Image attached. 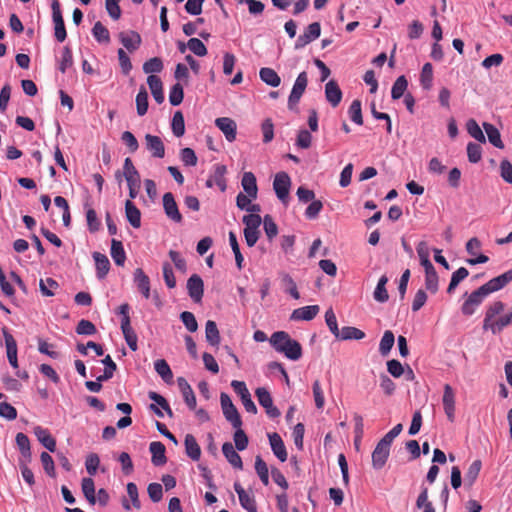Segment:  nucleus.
Returning a JSON list of instances; mask_svg holds the SVG:
<instances>
[{
	"instance_id": "nucleus-46",
	"label": "nucleus",
	"mask_w": 512,
	"mask_h": 512,
	"mask_svg": "<svg viewBox=\"0 0 512 512\" xmlns=\"http://www.w3.org/2000/svg\"><path fill=\"white\" fill-rule=\"evenodd\" d=\"M388 282L387 276L383 275L380 277L378 284L374 291V299L378 302H385L388 300L389 295L386 290V284Z\"/></svg>"
},
{
	"instance_id": "nucleus-60",
	"label": "nucleus",
	"mask_w": 512,
	"mask_h": 512,
	"mask_svg": "<svg viewBox=\"0 0 512 512\" xmlns=\"http://www.w3.org/2000/svg\"><path fill=\"white\" fill-rule=\"evenodd\" d=\"M263 224H264V231H265L267 238L269 240H272L278 233V227H277L275 221L273 220L272 216L265 215Z\"/></svg>"
},
{
	"instance_id": "nucleus-56",
	"label": "nucleus",
	"mask_w": 512,
	"mask_h": 512,
	"mask_svg": "<svg viewBox=\"0 0 512 512\" xmlns=\"http://www.w3.org/2000/svg\"><path fill=\"white\" fill-rule=\"evenodd\" d=\"M191 52L199 57L206 56L208 51L204 43L198 38H190L187 43Z\"/></svg>"
},
{
	"instance_id": "nucleus-28",
	"label": "nucleus",
	"mask_w": 512,
	"mask_h": 512,
	"mask_svg": "<svg viewBox=\"0 0 512 512\" xmlns=\"http://www.w3.org/2000/svg\"><path fill=\"white\" fill-rule=\"evenodd\" d=\"M241 185L244 191L252 198H257L258 187L256 177L252 172H245L243 174Z\"/></svg>"
},
{
	"instance_id": "nucleus-9",
	"label": "nucleus",
	"mask_w": 512,
	"mask_h": 512,
	"mask_svg": "<svg viewBox=\"0 0 512 512\" xmlns=\"http://www.w3.org/2000/svg\"><path fill=\"white\" fill-rule=\"evenodd\" d=\"M321 34V26L319 22H313L308 25L305 29L304 33L298 37L295 43L296 49H301L305 47L310 42L319 38Z\"/></svg>"
},
{
	"instance_id": "nucleus-13",
	"label": "nucleus",
	"mask_w": 512,
	"mask_h": 512,
	"mask_svg": "<svg viewBox=\"0 0 512 512\" xmlns=\"http://www.w3.org/2000/svg\"><path fill=\"white\" fill-rule=\"evenodd\" d=\"M187 290L190 298L195 303L201 302L204 293V283L199 275L193 274L187 280Z\"/></svg>"
},
{
	"instance_id": "nucleus-18",
	"label": "nucleus",
	"mask_w": 512,
	"mask_h": 512,
	"mask_svg": "<svg viewBox=\"0 0 512 512\" xmlns=\"http://www.w3.org/2000/svg\"><path fill=\"white\" fill-rule=\"evenodd\" d=\"M215 124L223 132L229 142L236 139L237 126L234 120L228 117H221L216 119Z\"/></svg>"
},
{
	"instance_id": "nucleus-32",
	"label": "nucleus",
	"mask_w": 512,
	"mask_h": 512,
	"mask_svg": "<svg viewBox=\"0 0 512 512\" xmlns=\"http://www.w3.org/2000/svg\"><path fill=\"white\" fill-rule=\"evenodd\" d=\"M483 128L487 134L489 142L496 148L503 149L504 143L501 139L499 130L488 122L483 123Z\"/></svg>"
},
{
	"instance_id": "nucleus-50",
	"label": "nucleus",
	"mask_w": 512,
	"mask_h": 512,
	"mask_svg": "<svg viewBox=\"0 0 512 512\" xmlns=\"http://www.w3.org/2000/svg\"><path fill=\"white\" fill-rule=\"evenodd\" d=\"M102 363L105 365L104 373L97 377L98 381H107L113 377V374L115 370L117 369V366L115 362L112 360L110 355H107L103 360Z\"/></svg>"
},
{
	"instance_id": "nucleus-48",
	"label": "nucleus",
	"mask_w": 512,
	"mask_h": 512,
	"mask_svg": "<svg viewBox=\"0 0 512 512\" xmlns=\"http://www.w3.org/2000/svg\"><path fill=\"white\" fill-rule=\"evenodd\" d=\"M469 271L465 267L458 268L455 272H453L450 280V284L447 288L448 293H452L455 288L459 285L461 281H463L466 277H468Z\"/></svg>"
},
{
	"instance_id": "nucleus-4",
	"label": "nucleus",
	"mask_w": 512,
	"mask_h": 512,
	"mask_svg": "<svg viewBox=\"0 0 512 512\" xmlns=\"http://www.w3.org/2000/svg\"><path fill=\"white\" fill-rule=\"evenodd\" d=\"M291 179L286 172H278L273 181V189L278 199L286 204L289 198Z\"/></svg>"
},
{
	"instance_id": "nucleus-3",
	"label": "nucleus",
	"mask_w": 512,
	"mask_h": 512,
	"mask_svg": "<svg viewBox=\"0 0 512 512\" xmlns=\"http://www.w3.org/2000/svg\"><path fill=\"white\" fill-rule=\"evenodd\" d=\"M308 85V76L305 71L301 72L292 87L291 93L288 97V109L289 110H296L298 103L300 102V99L302 95L304 94L306 88Z\"/></svg>"
},
{
	"instance_id": "nucleus-63",
	"label": "nucleus",
	"mask_w": 512,
	"mask_h": 512,
	"mask_svg": "<svg viewBox=\"0 0 512 512\" xmlns=\"http://www.w3.org/2000/svg\"><path fill=\"white\" fill-rule=\"evenodd\" d=\"M239 502L247 512H257L256 501L253 495L249 493L240 494Z\"/></svg>"
},
{
	"instance_id": "nucleus-6",
	"label": "nucleus",
	"mask_w": 512,
	"mask_h": 512,
	"mask_svg": "<svg viewBox=\"0 0 512 512\" xmlns=\"http://www.w3.org/2000/svg\"><path fill=\"white\" fill-rule=\"evenodd\" d=\"M255 394L259 404L265 409L266 414L270 418H276L280 416V411L277 407L274 406L271 394L266 388H257Z\"/></svg>"
},
{
	"instance_id": "nucleus-31",
	"label": "nucleus",
	"mask_w": 512,
	"mask_h": 512,
	"mask_svg": "<svg viewBox=\"0 0 512 512\" xmlns=\"http://www.w3.org/2000/svg\"><path fill=\"white\" fill-rule=\"evenodd\" d=\"M121 330L129 348L132 351H136L138 348V337L135 330L131 326V322H121Z\"/></svg>"
},
{
	"instance_id": "nucleus-47",
	"label": "nucleus",
	"mask_w": 512,
	"mask_h": 512,
	"mask_svg": "<svg viewBox=\"0 0 512 512\" xmlns=\"http://www.w3.org/2000/svg\"><path fill=\"white\" fill-rule=\"evenodd\" d=\"M407 86L408 82L405 76H399L392 86L391 97L394 100L400 99L404 95Z\"/></svg>"
},
{
	"instance_id": "nucleus-53",
	"label": "nucleus",
	"mask_w": 512,
	"mask_h": 512,
	"mask_svg": "<svg viewBox=\"0 0 512 512\" xmlns=\"http://www.w3.org/2000/svg\"><path fill=\"white\" fill-rule=\"evenodd\" d=\"M223 415L226 418V420L228 422H230L234 428H238V427L242 426V420H241L240 414H239L237 408L235 407V405L231 406L228 409H225L223 411Z\"/></svg>"
},
{
	"instance_id": "nucleus-7",
	"label": "nucleus",
	"mask_w": 512,
	"mask_h": 512,
	"mask_svg": "<svg viewBox=\"0 0 512 512\" xmlns=\"http://www.w3.org/2000/svg\"><path fill=\"white\" fill-rule=\"evenodd\" d=\"M391 445L386 440H380L372 452V466L374 469H381L386 464L390 454Z\"/></svg>"
},
{
	"instance_id": "nucleus-5",
	"label": "nucleus",
	"mask_w": 512,
	"mask_h": 512,
	"mask_svg": "<svg viewBox=\"0 0 512 512\" xmlns=\"http://www.w3.org/2000/svg\"><path fill=\"white\" fill-rule=\"evenodd\" d=\"M329 330L335 335L336 338L341 340H350V339H362L365 334L358 328L344 326L341 329L338 326V322H326Z\"/></svg>"
},
{
	"instance_id": "nucleus-23",
	"label": "nucleus",
	"mask_w": 512,
	"mask_h": 512,
	"mask_svg": "<svg viewBox=\"0 0 512 512\" xmlns=\"http://www.w3.org/2000/svg\"><path fill=\"white\" fill-rule=\"evenodd\" d=\"M222 452L227 461L236 469L243 468L241 456L236 452L234 446L230 442L222 445Z\"/></svg>"
},
{
	"instance_id": "nucleus-37",
	"label": "nucleus",
	"mask_w": 512,
	"mask_h": 512,
	"mask_svg": "<svg viewBox=\"0 0 512 512\" xmlns=\"http://www.w3.org/2000/svg\"><path fill=\"white\" fill-rule=\"evenodd\" d=\"M154 369L158 373V375L163 379L166 383H171L173 379V373L164 359H158L154 362Z\"/></svg>"
},
{
	"instance_id": "nucleus-59",
	"label": "nucleus",
	"mask_w": 512,
	"mask_h": 512,
	"mask_svg": "<svg viewBox=\"0 0 512 512\" xmlns=\"http://www.w3.org/2000/svg\"><path fill=\"white\" fill-rule=\"evenodd\" d=\"M236 431L233 436V440L235 443V448L239 451H243L247 448L249 440L246 433L241 429V427L235 428Z\"/></svg>"
},
{
	"instance_id": "nucleus-38",
	"label": "nucleus",
	"mask_w": 512,
	"mask_h": 512,
	"mask_svg": "<svg viewBox=\"0 0 512 512\" xmlns=\"http://www.w3.org/2000/svg\"><path fill=\"white\" fill-rule=\"evenodd\" d=\"M81 488H82V492H83L86 500L89 502V504L94 505L96 503L94 480L90 477L83 478L82 483H81Z\"/></svg>"
},
{
	"instance_id": "nucleus-8",
	"label": "nucleus",
	"mask_w": 512,
	"mask_h": 512,
	"mask_svg": "<svg viewBox=\"0 0 512 512\" xmlns=\"http://www.w3.org/2000/svg\"><path fill=\"white\" fill-rule=\"evenodd\" d=\"M52 18L55 24V38L57 41L63 42L67 37V33L58 0L52 2Z\"/></svg>"
},
{
	"instance_id": "nucleus-19",
	"label": "nucleus",
	"mask_w": 512,
	"mask_h": 512,
	"mask_svg": "<svg viewBox=\"0 0 512 512\" xmlns=\"http://www.w3.org/2000/svg\"><path fill=\"white\" fill-rule=\"evenodd\" d=\"M325 97L332 107H337L342 100V91L336 81L330 80L325 85Z\"/></svg>"
},
{
	"instance_id": "nucleus-49",
	"label": "nucleus",
	"mask_w": 512,
	"mask_h": 512,
	"mask_svg": "<svg viewBox=\"0 0 512 512\" xmlns=\"http://www.w3.org/2000/svg\"><path fill=\"white\" fill-rule=\"evenodd\" d=\"M348 114L350 119L357 125L363 124V116H362V109H361V101L358 99H355L352 101Z\"/></svg>"
},
{
	"instance_id": "nucleus-55",
	"label": "nucleus",
	"mask_w": 512,
	"mask_h": 512,
	"mask_svg": "<svg viewBox=\"0 0 512 512\" xmlns=\"http://www.w3.org/2000/svg\"><path fill=\"white\" fill-rule=\"evenodd\" d=\"M206 339L211 345H218L220 342L219 330L216 322H206Z\"/></svg>"
},
{
	"instance_id": "nucleus-30",
	"label": "nucleus",
	"mask_w": 512,
	"mask_h": 512,
	"mask_svg": "<svg viewBox=\"0 0 512 512\" xmlns=\"http://www.w3.org/2000/svg\"><path fill=\"white\" fill-rule=\"evenodd\" d=\"M17 447L21 453L22 460L31 461V447H30V440L22 432L17 433L15 438Z\"/></svg>"
},
{
	"instance_id": "nucleus-39",
	"label": "nucleus",
	"mask_w": 512,
	"mask_h": 512,
	"mask_svg": "<svg viewBox=\"0 0 512 512\" xmlns=\"http://www.w3.org/2000/svg\"><path fill=\"white\" fill-rule=\"evenodd\" d=\"M59 66L58 69L61 73H65L68 68L73 65V55L72 50L69 46H64L61 52V57L58 61Z\"/></svg>"
},
{
	"instance_id": "nucleus-43",
	"label": "nucleus",
	"mask_w": 512,
	"mask_h": 512,
	"mask_svg": "<svg viewBox=\"0 0 512 512\" xmlns=\"http://www.w3.org/2000/svg\"><path fill=\"white\" fill-rule=\"evenodd\" d=\"M394 341V334L389 330L385 331L379 344V352L382 356H387L389 354L394 345Z\"/></svg>"
},
{
	"instance_id": "nucleus-44",
	"label": "nucleus",
	"mask_w": 512,
	"mask_h": 512,
	"mask_svg": "<svg viewBox=\"0 0 512 512\" xmlns=\"http://www.w3.org/2000/svg\"><path fill=\"white\" fill-rule=\"evenodd\" d=\"M467 132L471 137H473L475 140H477L480 143H485L486 138L481 130L480 126L474 119H469L466 123Z\"/></svg>"
},
{
	"instance_id": "nucleus-40",
	"label": "nucleus",
	"mask_w": 512,
	"mask_h": 512,
	"mask_svg": "<svg viewBox=\"0 0 512 512\" xmlns=\"http://www.w3.org/2000/svg\"><path fill=\"white\" fill-rule=\"evenodd\" d=\"M137 114L143 116L148 110V93L144 86H141L136 96Z\"/></svg>"
},
{
	"instance_id": "nucleus-33",
	"label": "nucleus",
	"mask_w": 512,
	"mask_h": 512,
	"mask_svg": "<svg viewBox=\"0 0 512 512\" xmlns=\"http://www.w3.org/2000/svg\"><path fill=\"white\" fill-rule=\"evenodd\" d=\"M260 79L271 87H278L281 83L280 76L272 68L263 67L259 71Z\"/></svg>"
},
{
	"instance_id": "nucleus-14",
	"label": "nucleus",
	"mask_w": 512,
	"mask_h": 512,
	"mask_svg": "<svg viewBox=\"0 0 512 512\" xmlns=\"http://www.w3.org/2000/svg\"><path fill=\"white\" fill-rule=\"evenodd\" d=\"M442 403L448 420L453 422L455 419V393L449 384L444 385Z\"/></svg>"
},
{
	"instance_id": "nucleus-25",
	"label": "nucleus",
	"mask_w": 512,
	"mask_h": 512,
	"mask_svg": "<svg viewBox=\"0 0 512 512\" xmlns=\"http://www.w3.org/2000/svg\"><path fill=\"white\" fill-rule=\"evenodd\" d=\"M147 83L149 85L154 100L158 104L163 103L164 93L161 79L156 75H149L147 78Z\"/></svg>"
},
{
	"instance_id": "nucleus-34",
	"label": "nucleus",
	"mask_w": 512,
	"mask_h": 512,
	"mask_svg": "<svg viewBox=\"0 0 512 512\" xmlns=\"http://www.w3.org/2000/svg\"><path fill=\"white\" fill-rule=\"evenodd\" d=\"M134 280L137 283L138 289L144 295L145 298L150 296V282L148 276L143 272L141 268H137L134 273Z\"/></svg>"
},
{
	"instance_id": "nucleus-15",
	"label": "nucleus",
	"mask_w": 512,
	"mask_h": 512,
	"mask_svg": "<svg viewBox=\"0 0 512 512\" xmlns=\"http://www.w3.org/2000/svg\"><path fill=\"white\" fill-rule=\"evenodd\" d=\"M2 333L5 339L8 361L13 368H18L16 340L5 326L2 327Z\"/></svg>"
},
{
	"instance_id": "nucleus-11",
	"label": "nucleus",
	"mask_w": 512,
	"mask_h": 512,
	"mask_svg": "<svg viewBox=\"0 0 512 512\" xmlns=\"http://www.w3.org/2000/svg\"><path fill=\"white\" fill-rule=\"evenodd\" d=\"M163 208L166 216L176 222H182V215L179 212L178 205L175 201V198L171 192H167L163 195Z\"/></svg>"
},
{
	"instance_id": "nucleus-26",
	"label": "nucleus",
	"mask_w": 512,
	"mask_h": 512,
	"mask_svg": "<svg viewBox=\"0 0 512 512\" xmlns=\"http://www.w3.org/2000/svg\"><path fill=\"white\" fill-rule=\"evenodd\" d=\"M125 215L132 227L141 226V212L130 199L125 202Z\"/></svg>"
},
{
	"instance_id": "nucleus-27",
	"label": "nucleus",
	"mask_w": 512,
	"mask_h": 512,
	"mask_svg": "<svg viewBox=\"0 0 512 512\" xmlns=\"http://www.w3.org/2000/svg\"><path fill=\"white\" fill-rule=\"evenodd\" d=\"M93 259L96 266V274L99 279H103L110 270V262L106 255L100 252L93 253Z\"/></svg>"
},
{
	"instance_id": "nucleus-64",
	"label": "nucleus",
	"mask_w": 512,
	"mask_h": 512,
	"mask_svg": "<svg viewBox=\"0 0 512 512\" xmlns=\"http://www.w3.org/2000/svg\"><path fill=\"white\" fill-rule=\"evenodd\" d=\"M500 174L504 181L512 184V164L509 160L504 159L501 161Z\"/></svg>"
},
{
	"instance_id": "nucleus-1",
	"label": "nucleus",
	"mask_w": 512,
	"mask_h": 512,
	"mask_svg": "<svg viewBox=\"0 0 512 512\" xmlns=\"http://www.w3.org/2000/svg\"><path fill=\"white\" fill-rule=\"evenodd\" d=\"M269 342L277 352L284 354L290 360L296 361L302 356L300 343L292 339L285 331L274 332Z\"/></svg>"
},
{
	"instance_id": "nucleus-24",
	"label": "nucleus",
	"mask_w": 512,
	"mask_h": 512,
	"mask_svg": "<svg viewBox=\"0 0 512 512\" xmlns=\"http://www.w3.org/2000/svg\"><path fill=\"white\" fill-rule=\"evenodd\" d=\"M318 305H310L295 309L290 317V320H312L319 312Z\"/></svg>"
},
{
	"instance_id": "nucleus-61",
	"label": "nucleus",
	"mask_w": 512,
	"mask_h": 512,
	"mask_svg": "<svg viewBox=\"0 0 512 512\" xmlns=\"http://www.w3.org/2000/svg\"><path fill=\"white\" fill-rule=\"evenodd\" d=\"M86 220L90 232L94 233L99 230L101 222L99 221L97 213L93 208L87 209Z\"/></svg>"
},
{
	"instance_id": "nucleus-2",
	"label": "nucleus",
	"mask_w": 512,
	"mask_h": 512,
	"mask_svg": "<svg viewBox=\"0 0 512 512\" xmlns=\"http://www.w3.org/2000/svg\"><path fill=\"white\" fill-rule=\"evenodd\" d=\"M123 175L127 181L130 198H136L140 189V175L129 157L124 161Z\"/></svg>"
},
{
	"instance_id": "nucleus-45",
	"label": "nucleus",
	"mask_w": 512,
	"mask_h": 512,
	"mask_svg": "<svg viewBox=\"0 0 512 512\" xmlns=\"http://www.w3.org/2000/svg\"><path fill=\"white\" fill-rule=\"evenodd\" d=\"M94 38L100 43L110 42V33L108 29L100 22H96L92 28Z\"/></svg>"
},
{
	"instance_id": "nucleus-21",
	"label": "nucleus",
	"mask_w": 512,
	"mask_h": 512,
	"mask_svg": "<svg viewBox=\"0 0 512 512\" xmlns=\"http://www.w3.org/2000/svg\"><path fill=\"white\" fill-rule=\"evenodd\" d=\"M149 450L152 454L151 462L155 466H162L167 462L165 456L166 448L163 443L154 441L150 443Z\"/></svg>"
},
{
	"instance_id": "nucleus-36",
	"label": "nucleus",
	"mask_w": 512,
	"mask_h": 512,
	"mask_svg": "<svg viewBox=\"0 0 512 512\" xmlns=\"http://www.w3.org/2000/svg\"><path fill=\"white\" fill-rule=\"evenodd\" d=\"M111 257L118 266H123L126 260V253L121 241L112 239L111 241Z\"/></svg>"
},
{
	"instance_id": "nucleus-62",
	"label": "nucleus",
	"mask_w": 512,
	"mask_h": 512,
	"mask_svg": "<svg viewBox=\"0 0 512 512\" xmlns=\"http://www.w3.org/2000/svg\"><path fill=\"white\" fill-rule=\"evenodd\" d=\"M180 159L186 166H196L198 161L194 150L188 147L181 149Z\"/></svg>"
},
{
	"instance_id": "nucleus-51",
	"label": "nucleus",
	"mask_w": 512,
	"mask_h": 512,
	"mask_svg": "<svg viewBox=\"0 0 512 512\" xmlns=\"http://www.w3.org/2000/svg\"><path fill=\"white\" fill-rule=\"evenodd\" d=\"M433 81V67L431 63H425L420 74V82L424 89H430Z\"/></svg>"
},
{
	"instance_id": "nucleus-54",
	"label": "nucleus",
	"mask_w": 512,
	"mask_h": 512,
	"mask_svg": "<svg viewBox=\"0 0 512 512\" xmlns=\"http://www.w3.org/2000/svg\"><path fill=\"white\" fill-rule=\"evenodd\" d=\"M184 98L183 86L179 82L174 84L169 93V101L171 105L177 106L182 103Z\"/></svg>"
},
{
	"instance_id": "nucleus-16",
	"label": "nucleus",
	"mask_w": 512,
	"mask_h": 512,
	"mask_svg": "<svg viewBox=\"0 0 512 512\" xmlns=\"http://www.w3.org/2000/svg\"><path fill=\"white\" fill-rule=\"evenodd\" d=\"M269 442L271 449L274 455L281 461L285 462L287 460L288 454L286 451V447L280 435L276 432L268 434Z\"/></svg>"
},
{
	"instance_id": "nucleus-22",
	"label": "nucleus",
	"mask_w": 512,
	"mask_h": 512,
	"mask_svg": "<svg viewBox=\"0 0 512 512\" xmlns=\"http://www.w3.org/2000/svg\"><path fill=\"white\" fill-rule=\"evenodd\" d=\"M119 38L122 45L130 52L138 49L141 44V37L135 31L121 32Z\"/></svg>"
},
{
	"instance_id": "nucleus-17",
	"label": "nucleus",
	"mask_w": 512,
	"mask_h": 512,
	"mask_svg": "<svg viewBox=\"0 0 512 512\" xmlns=\"http://www.w3.org/2000/svg\"><path fill=\"white\" fill-rule=\"evenodd\" d=\"M145 141L146 147L153 157L163 158L165 156V146L159 136L146 134Z\"/></svg>"
},
{
	"instance_id": "nucleus-41",
	"label": "nucleus",
	"mask_w": 512,
	"mask_h": 512,
	"mask_svg": "<svg viewBox=\"0 0 512 512\" xmlns=\"http://www.w3.org/2000/svg\"><path fill=\"white\" fill-rule=\"evenodd\" d=\"M172 132L176 137H181L185 133L184 116L181 111H176L171 123Z\"/></svg>"
},
{
	"instance_id": "nucleus-12",
	"label": "nucleus",
	"mask_w": 512,
	"mask_h": 512,
	"mask_svg": "<svg viewBox=\"0 0 512 512\" xmlns=\"http://www.w3.org/2000/svg\"><path fill=\"white\" fill-rule=\"evenodd\" d=\"M487 296V293L482 291V287L473 291L462 305L464 315H472L476 308L482 303L483 299Z\"/></svg>"
},
{
	"instance_id": "nucleus-20",
	"label": "nucleus",
	"mask_w": 512,
	"mask_h": 512,
	"mask_svg": "<svg viewBox=\"0 0 512 512\" xmlns=\"http://www.w3.org/2000/svg\"><path fill=\"white\" fill-rule=\"evenodd\" d=\"M35 436L38 441L50 452H55L56 450V440L51 436L48 429L43 428L41 426H36L33 429Z\"/></svg>"
},
{
	"instance_id": "nucleus-35",
	"label": "nucleus",
	"mask_w": 512,
	"mask_h": 512,
	"mask_svg": "<svg viewBox=\"0 0 512 512\" xmlns=\"http://www.w3.org/2000/svg\"><path fill=\"white\" fill-rule=\"evenodd\" d=\"M482 468V462L481 460L477 459L474 460L468 470L465 473L464 482L467 487H472L477 480L480 470Z\"/></svg>"
},
{
	"instance_id": "nucleus-57",
	"label": "nucleus",
	"mask_w": 512,
	"mask_h": 512,
	"mask_svg": "<svg viewBox=\"0 0 512 512\" xmlns=\"http://www.w3.org/2000/svg\"><path fill=\"white\" fill-rule=\"evenodd\" d=\"M416 506L419 509H423V512H435V508L433 507L432 503L428 500L427 488H424L419 494L416 501Z\"/></svg>"
},
{
	"instance_id": "nucleus-10",
	"label": "nucleus",
	"mask_w": 512,
	"mask_h": 512,
	"mask_svg": "<svg viewBox=\"0 0 512 512\" xmlns=\"http://www.w3.org/2000/svg\"><path fill=\"white\" fill-rule=\"evenodd\" d=\"M512 281V269L505 273L489 280L487 283L482 285V291L486 292L487 295L496 292L505 287L509 282Z\"/></svg>"
},
{
	"instance_id": "nucleus-58",
	"label": "nucleus",
	"mask_w": 512,
	"mask_h": 512,
	"mask_svg": "<svg viewBox=\"0 0 512 512\" xmlns=\"http://www.w3.org/2000/svg\"><path fill=\"white\" fill-rule=\"evenodd\" d=\"M467 156L471 163H478L482 158V148L479 144L469 142L467 145Z\"/></svg>"
},
{
	"instance_id": "nucleus-52",
	"label": "nucleus",
	"mask_w": 512,
	"mask_h": 512,
	"mask_svg": "<svg viewBox=\"0 0 512 512\" xmlns=\"http://www.w3.org/2000/svg\"><path fill=\"white\" fill-rule=\"evenodd\" d=\"M163 68V61L159 57H153L143 64V71L146 74L160 73Z\"/></svg>"
},
{
	"instance_id": "nucleus-42",
	"label": "nucleus",
	"mask_w": 512,
	"mask_h": 512,
	"mask_svg": "<svg viewBox=\"0 0 512 512\" xmlns=\"http://www.w3.org/2000/svg\"><path fill=\"white\" fill-rule=\"evenodd\" d=\"M255 470L261 482L267 486L269 484V470L261 456H256L255 458Z\"/></svg>"
},
{
	"instance_id": "nucleus-29",
	"label": "nucleus",
	"mask_w": 512,
	"mask_h": 512,
	"mask_svg": "<svg viewBox=\"0 0 512 512\" xmlns=\"http://www.w3.org/2000/svg\"><path fill=\"white\" fill-rule=\"evenodd\" d=\"M184 445L186 454L194 461L199 460L201 456V449L192 434H187L185 436Z\"/></svg>"
}]
</instances>
